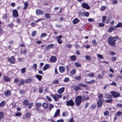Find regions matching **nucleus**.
I'll use <instances>...</instances> for the list:
<instances>
[{
  "label": "nucleus",
  "mask_w": 122,
  "mask_h": 122,
  "mask_svg": "<svg viewBox=\"0 0 122 122\" xmlns=\"http://www.w3.org/2000/svg\"><path fill=\"white\" fill-rule=\"evenodd\" d=\"M117 40V39L116 37H110L108 38V42L110 45L113 47H115L116 42Z\"/></svg>",
  "instance_id": "1"
},
{
  "label": "nucleus",
  "mask_w": 122,
  "mask_h": 122,
  "mask_svg": "<svg viewBox=\"0 0 122 122\" xmlns=\"http://www.w3.org/2000/svg\"><path fill=\"white\" fill-rule=\"evenodd\" d=\"M82 97L81 95L78 96L76 97L75 102L76 105L78 106L80 105L82 102Z\"/></svg>",
  "instance_id": "2"
},
{
  "label": "nucleus",
  "mask_w": 122,
  "mask_h": 122,
  "mask_svg": "<svg viewBox=\"0 0 122 122\" xmlns=\"http://www.w3.org/2000/svg\"><path fill=\"white\" fill-rule=\"evenodd\" d=\"M51 96L54 99L55 101H57L59 100V98H61L62 97V95L58 94H55L54 95H51Z\"/></svg>",
  "instance_id": "3"
},
{
  "label": "nucleus",
  "mask_w": 122,
  "mask_h": 122,
  "mask_svg": "<svg viewBox=\"0 0 122 122\" xmlns=\"http://www.w3.org/2000/svg\"><path fill=\"white\" fill-rule=\"evenodd\" d=\"M66 104L68 106H72L74 105L75 103L72 99H71L68 101H67L66 102Z\"/></svg>",
  "instance_id": "4"
},
{
  "label": "nucleus",
  "mask_w": 122,
  "mask_h": 122,
  "mask_svg": "<svg viewBox=\"0 0 122 122\" xmlns=\"http://www.w3.org/2000/svg\"><path fill=\"white\" fill-rule=\"evenodd\" d=\"M112 96L114 98H117L120 96V94L117 92L112 91L111 92Z\"/></svg>",
  "instance_id": "5"
},
{
  "label": "nucleus",
  "mask_w": 122,
  "mask_h": 122,
  "mask_svg": "<svg viewBox=\"0 0 122 122\" xmlns=\"http://www.w3.org/2000/svg\"><path fill=\"white\" fill-rule=\"evenodd\" d=\"M7 60L10 62L11 64H13L15 63V59L13 56H12L11 58L8 57Z\"/></svg>",
  "instance_id": "6"
},
{
  "label": "nucleus",
  "mask_w": 122,
  "mask_h": 122,
  "mask_svg": "<svg viewBox=\"0 0 122 122\" xmlns=\"http://www.w3.org/2000/svg\"><path fill=\"white\" fill-rule=\"evenodd\" d=\"M62 36L61 35H59L57 36L56 38L57 41L59 44H61L62 42V41L61 39L62 38Z\"/></svg>",
  "instance_id": "7"
},
{
  "label": "nucleus",
  "mask_w": 122,
  "mask_h": 122,
  "mask_svg": "<svg viewBox=\"0 0 122 122\" xmlns=\"http://www.w3.org/2000/svg\"><path fill=\"white\" fill-rule=\"evenodd\" d=\"M13 15L14 17H17L18 16V14L17 10L16 9L13 10Z\"/></svg>",
  "instance_id": "8"
},
{
  "label": "nucleus",
  "mask_w": 122,
  "mask_h": 122,
  "mask_svg": "<svg viewBox=\"0 0 122 122\" xmlns=\"http://www.w3.org/2000/svg\"><path fill=\"white\" fill-rule=\"evenodd\" d=\"M54 46V45L53 44H49L46 47V50L47 51H49L50 49L53 48Z\"/></svg>",
  "instance_id": "9"
},
{
  "label": "nucleus",
  "mask_w": 122,
  "mask_h": 122,
  "mask_svg": "<svg viewBox=\"0 0 122 122\" xmlns=\"http://www.w3.org/2000/svg\"><path fill=\"white\" fill-rule=\"evenodd\" d=\"M57 60V58L55 56H52L50 58V61L52 62H54L56 61Z\"/></svg>",
  "instance_id": "10"
},
{
  "label": "nucleus",
  "mask_w": 122,
  "mask_h": 122,
  "mask_svg": "<svg viewBox=\"0 0 122 122\" xmlns=\"http://www.w3.org/2000/svg\"><path fill=\"white\" fill-rule=\"evenodd\" d=\"M65 70V67L63 66H60L59 68V72L61 73L64 72Z\"/></svg>",
  "instance_id": "11"
},
{
  "label": "nucleus",
  "mask_w": 122,
  "mask_h": 122,
  "mask_svg": "<svg viewBox=\"0 0 122 122\" xmlns=\"http://www.w3.org/2000/svg\"><path fill=\"white\" fill-rule=\"evenodd\" d=\"M82 5L83 8L87 9H89L90 8L89 6L87 4L85 3H82Z\"/></svg>",
  "instance_id": "12"
},
{
  "label": "nucleus",
  "mask_w": 122,
  "mask_h": 122,
  "mask_svg": "<svg viewBox=\"0 0 122 122\" xmlns=\"http://www.w3.org/2000/svg\"><path fill=\"white\" fill-rule=\"evenodd\" d=\"M36 14L38 15H42L44 14L43 11L39 9H37L36 11Z\"/></svg>",
  "instance_id": "13"
},
{
  "label": "nucleus",
  "mask_w": 122,
  "mask_h": 122,
  "mask_svg": "<svg viewBox=\"0 0 122 122\" xmlns=\"http://www.w3.org/2000/svg\"><path fill=\"white\" fill-rule=\"evenodd\" d=\"M103 102V101L102 99H100L98 101L97 104L98 107H101L102 104V103Z\"/></svg>",
  "instance_id": "14"
},
{
  "label": "nucleus",
  "mask_w": 122,
  "mask_h": 122,
  "mask_svg": "<svg viewBox=\"0 0 122 122\" xmlns=\"http://www.w3.org/2000/svg\"><path fill=\"white\" fill-rule=\"evenodd\" d=\"M65 88L63 87L59 89L57 91V92L59 94H61L63 92Z\"/></svg>",
  "instance_id": "15"
},
{
  "label": "nucleus",
  "mask_w": 122,
  "mask_h": 122,
  "mask_svg": "<svg viewBox=\"0 0 122 122\" xmlns=\"http://www.w3.org/2000/svg\"><path fill=\"white\" fill-rule=\"evenodd\" d=\"M60 110L59 109H57L56 112L53 117H56L60 113Z\"/></svg>",
  "instance_id": "16"
},
{
  "label": "nucleus",
  "mask_w": 122,
  "mask_h": 122,
  "mask_svg": "<svg viewBox=\"0 0 122 122\" xmlns=\"http://www.w3.org/2000/svg\"><path fill=\"white\" fill-rule=\"evenodd\" d=\"M29 103V101L27 99L25 100L23 102V104L24 106H28Z\"/></svg>",
  "instance_id": "17"
},
{
  "label": "nucleus",
  "mask_w": 122,
  "mask_h": 122,
  "mask_svg": "<svg viewBox=\"0 0 122 122\" xmlns=\"http://www.w3.org/2000/svg\"><path fill=\"white\" fill-rule=\"evenodd\" d=\"M79 22V20L77 18H75L72 21L73 23L75 24H76Z\"/></svg>",
  "instance_id": "18"
},
{
  "label": "nucleus",
  "mask_w": 122,
  "mask_h": 122,
  "mask_svg": "<svg viewBox=\"0 0 122 122\" xmlns=\"http://www.w3.org/2000/svg\"><path fill=\"white\" fill-rule=\"evenodd\" d=\"M82 15L86 17H88L89 15V13L88 12H84L81 13Z\"/></svg>",
  "instance_id": "19"
},
{
  "label": "nucleus",
  "mask_w": 122,
  "mask_h": 122,
  "mask_svg": "<svg viewBox=\"0 0 122 122\" xmlns=\"http://www.w3.org/2000/svg\"><path fill=\"white\" fill-rule=\"evenodd\" d=\"M50 66V65L49 64H46L43 67V70L44 71L46 70V69H47Z\"/></svg>",
  "instance_id": "20"
},
{
  "label": "nucleus",
  "mask_w": 122,
  "mask_h": 122,
  "mask_svg": "<svg viewBox=\"0 0 122 122\" xmlns=\"http://www.w3.org/2000/svg\"><path fill=\"white\" fill-rule=\"evenodd\" d=\"M24 6L23 7V9L24 10H26L27 8V6L29 5V3L27 2H25L24 3Z\"/></svg>",
  "instance_id": "21"
},
{
  "label": "nucleus",
  "mask_w": 122,
  "mask_h": 122,
  "mask_svg": "<svg viewBox=\"0 0 122 122\" xmlns=\"http://www.w3.org/2000/svg\"><path fill=\"white\" fill-rule=\"evenodd\" d=\"M5 95L6 96L8 97L10 95V91L8 90L5 92Z\"/></svg>",
  "instance_id": "22"
},
{
  "label": "nucleus",
  "mask_w": 122,
  "mask_h": 122,
  "mask_svg": "<svg viewBox=\"0 0 122 122\" xmlns=\"http://www.w3.org/2000/svg\"><path fill=\"white\" fill-rule=\"evenodd\" d=\"M82 97V101L87 100L89 99V97L85 96H83Z\"/></svg>",
  "instance_id": "23"
},
{
  "label": "nucleus",
  "mask_w": 122,
  "mask_h": 122,
  "mask_svg": "<svg viewBox=\"0 0 122 122\" xmlns=\"http://www.w3.org/2000/svg\"><path fill=\"white\" fill-rule=\"evenodd\" d=\"M25 83V82L24 81L23 79H22L20 81L19 83L18 84L19 86H20L21 85H23L24 83Z\"/></svg>",
  "instance_id": "24"
},
{
  "label": "nucleus",
  "mask_w": 122,
  "mask_h": 122,
  "mask_svg": "<svg viewBox=\"0 0 122 122\" xmlns=\"http://www.w3.org/2000/svg\"><path fill=\"white\" fill-rule=\"evenodd\" d=\"M86 59L88 61H91L92 60L91 57L89 56L86 55L85 57Z\"/></svg>",
  "instance_id": "25"
},
{
  "label": "nucleus",
  "mask_w": 122,
  "mask_h": 122,
  "mask_svg": "<svg viewBox=\"0 0 122 122\" xmlns=\"http://www.w3.org/2000/svg\"><path fill=\"white\" fill-rule=\"evenodd\" d=\"M32 80L30 79H26L25 81V83H29L32 81Z\"/></svg>",
  "instance_id": "26"
},
{
  "label": "nucleus",
  "mask_w": 122,
  "mask_h": 122,
  "mask_svg": "<svg viewBox=\"0 0 122 122\" xmlns=\"http://www.w3.org/2000/svg\"><path fill=\"white\" fill-rule=\"evenodd\" d=\"M122 26V23L121 22H119L117 25H116V27L117 28L121 27Z\"/></svg>",
  "instance_id": "27"
},
{
  "label": "nucleus",
  "mask_w": 122,
  "mask_h": 122,
  "mask_svg": "<svg viewBox=\"0 0 122 122\" xmlns=\"http://www.w3.org/2000/svg\"><path fill=\"white\" fill-rule=\"evenodd\" d=\"M36 77L37 78L39 81H41L42 77L41 76L37 75H36Z\"/></svg>",
  "instance_id": "28"
},
{
  "label": "nucleus",
  "mask_w": 122,
  "mask_h": 122,
  "mask_svg": "<svg viewBox=\"0 0 122 122\" xmlns=\"http://www.w3.org/2000/svg\"><path fill=\"white\" fill-rule=\"evenodd\" d=\"M42 106L44 108H46L48 106V104L47 103H44L42 104Z\"/></svg>",
  "instance_id": "29"
},
{
  "label": "nucleus",
  "mask_w": 122,
  "mask_h": 122,
  "mask_svg": "<svg viewBox=\"0 0 122 122\" xmlns=\"http://www.w3.org/2000/svg\"><path fill=\"white\" fill-rule=\"evenodd\" d=\"M34 105V103L32 102H31L30 103H29V104L28 105V108L29 109H30L33 106V105Z\"/></svg>",
  "instance_id": "30"
},
{
  "label": "nucleus",
  "mask_w": 122,
  "mask_h": 122,
  "mask_svg": "<svg viewBox=\"0 0 122 122\" xmlns=\"http://www.w3.org/2000/svg\"><path fill=\"white\" fill-rule=\"evenodd\" d=\"M71 59L73 61H75L76 59V56L74 55L71 56Z\"/></svg>",
  "instance_id": "31"
},
{
  "label": "nucleus",
  "mask_w": 122,
  "mask_h": 122,
  "mask_svg": "<svg viewBox=\"0 0 122 122\" xmlns=\"http://www.w3.org/2000/svg\"><path fill=\"white\" fill-rule=\"evenodd\" d=\"M4 117V113L2 112H0V119L3 118Z\"/></svg>",
  "instance_id": "32"
},
{
  "label": "nucleus",
  "mask_w": 122,
  "mask_h": 122,
  "mask_svg": "<svg viewBox=\"0 0 122 122\" xmlns=\"http://www.w3.org/2000/svg\"><path fill=\"white\" fill-rule=\"evenodd\" d=\"M4 80L6 81H9L10 80V78L7 76H4Z\"/></svg>",
  "instance_id": "33"
},
{
  "label": "nucleus",
  "mask_w": 122,
  "mask_h": 122,
  "mask_svg": "<svg viewBox=\"0 0 122 122\" xmlns=\"http://www.w3.org/2000/svg\"><path fill=\"white\" fill-rule=\"evenodd\" d=\"M45 16L47 19H49L50 17V15L49 13L45 14Z\"/></svg>",
  "instance_id": "34"
},
{
  "label": "nucleus",
  "mask_w": 122,
  "mask_h": 122,
  "mask_svg": "<svg viewBox=\"0 0 122 122\" xmlns=\"http://www.w3.org/2000/svg\"><path fill=\"white\" fill-rule=\"evenodd\" d=\"M26 69V68H24L21 69V73L22 74L24 73L25 72Z\"/></svg>",
  "instance_id": "35"
},
{
  "label": "nucleus",
  "mask_w": 122,
  "mask_h": 122,
  "mask_svg": "<svg viewBox=\"0 0 122 122\" xmlns=\"http://www.w3.org/2000/svg\"><path fill=\"white\" fill-rule=\"evenodd\" d=\"M75 65L77 67H80L81 66V65L79 62H76L75 63Z\"/></svg>",
  "instance_id": "36"
},
{
  "label": "nucleus",
  "mask_w": 122,
  "mask_h": 122,
  "mask_svg": "<svg viewBox=\"0 0 122 122\" xmlns=\"http://www.w3.org/2000/svg\"><path fill=\"white\" fill-rule=\"evenodd\" d=\"M5 104V102L3 101H2L0 103V107H3L4 106V105Z\"/></svg>",
  "instance_id": "37"
},
{
  "label": "nucleus",
  "mask_w": 122,
  "mask_h": 122,
  "mask_svg": "<svg viewBox=\"0 0 122 122\" xmlns=\"http://www.w3.org/2000/svg\"><path fill=\"white\" fill-rule=\"evenodd\" d=\"M122 112H118L116 114V116L118 117L120 116L122 114Z\"/></svg>",
  "instance_id": "38"
},
{
  "label": "nucleus",
  "mask_w": 122,
  "mask_h": 122,
  "mask_svg": "<svg viewBox=\"0 0 122 122\" xmlns=\"http://www.w3.org/2000/svg\"><path fill=\"white\" fill-rule=\"evenodd\" d=\"M97 56L100 59H103L104 58V57H103L102 56L101 54H97Z\"/></svg>",
  "instance_id": "39"
},
{
  "label": "nucleus",
  "mask_w": 122,
  "mask_h": 122,
  "mask_svg": "<svg viewBox=\"0 0 122 122\" xmlns=\"http://www.w3.org/2000/svg\"><path fill=\"white\" fill-rule=\"evenodd\" d=\"M36 31H33L31 33V35L32 37L35 36L36 35Z\"/></svg>",
  "instance_id": "40"
},
{
  "label": "nucleus",
  "mask_w": 122,
  "mask_h": 122,
  "mask_svg": "<svg viewBox=\"0 0 122 122\" xmlns=\"http://www.w3.org/2000/svg\"><path fill=\"white\" fill-rule=\"evenodd\" d=\"M80 89V87L78 86H76L75 87L74 89L76 91H77Z\"/></svg>",
  "instance_id": "41"
},
{
  "label": "nucleus",
  "mask_w": 122,
  "mask_h": 122,
  "mask_svg": "<svg viewBox=\"0 0 122 122\" xmlns=\"http://www.w3.org/2000/svg\"><path fill=\"white\" fill-rule=\"evenodd\" d=\"M96 106L95 104H93L91 105V109L93 110L95 109L96 107Z\"/></svg>",
  "instance_id": "42"
},
{
  "label": "nucleus",
  "mask_w": 122,
  "mask_h": 122,
  "mask_svg": "<svg viewBox=\"0 0 122 122\" xmlns=\"http://www.w3.org/2000/svg\"><path fill=\"white\" fill-rule=\"evenodd\" d=\"M117 106L118 108H122V104L118 103L117 105Z\"/></svg>",
  "instance_id": "43"
},
{
  "label": "nucleus",
  "mask_w": 122,
  "mask_h": 122,
  "mask_svg": "<svg viewBox=\"0 0 122 122\" xmlns=\"http://www.w3.org/2000/svg\"><path fill=\"white\" fill-rule=\"evenodd\" d=\"M69 80L68 78L66 77L64 80V81L65 82H67L69 81Z\"/></svg>",
  "instance_id": "44"
},
{
  "label": "nucleus",
  "mask_w": 122,
  "mask_h": 122,
  "mask_svg": "<svg viewBox=\"0 0 122 122\" xmlns=\"http://www.w3.org/2000/svg\"><path fill=\"white\" fill-rule=\"evenodd\" d=\"M74 78L75 79L79 80H80L81 79V77L80 76H79L78 77L76 76H75Z\"/></svg>",
  "instance_id": "45"
},
{
  "label": "nucleus",
  "mask_w": 122,
  "mask_h": 122,
  "mask_svg": "<svg viewBox=\"0 0 122 122\" xmlns=\"http://www.w3.org/2000/svg\"><path fill=\"white\" fill-rule=\"evenodd\" d=\"M95 82V80H92L91 81H88L86 82L87 83L89 84V83H93L94 82Z\"/></svg>",
  "instance_id": "46"
},
{
  "label": "nucleus",
  "mask_w": 122,
  "mask_h": 122,
  "mask_svg": "<svg viewBox=\"0 0 122 122\" xmlns=\"http://www.w3.org/2000/svg\"><path fill=\"white\" fill-rule=\"evenodd\" d=\"M76 71L74 69H73L71 72V75H73L75 74Z\"/></svg>",
  "instance_id": "47"
},
{
  "label": "nucleus",
  "mask_w": 122,
  "mask_h": 122,
  "mask_svg": "<svg viewBox=\"0 0 122 122\" xmlns=\"http://www.w3.org/2000/svg\"><path fill=\"white\" fill-rule=\"evenodd\" d=\"M54 107V106L52 104H50V105L49 106V109L50 110H51Z\"/></svg>",
  "instance_id": "48"
},
{
  "label": "nucleus",
  "mask_w": 122,
  "mask_h": 122,
  "mask_svg": "<svg viewBox=\"0 0 122 122\" xmlns=\"http://www.w3.org/2000/svg\"><path fill=\"white\" fill-rule=\"evenodd\" d=\"M111 1L112 3L115 4H117V1L116 0H111Z\"/></svg>",
  "instance_id": "49"
},
{
  "label": "nucleus",
  "mask_w": 122,
  "mask_h": 122,
  "mask_svg": "<svg viewBox=\"0 0 122 122\" xmlns=\"http://www.w3.org/2000/svg\"><path fill=\"white\" fill-rule=\"evenodd\" d=\"M106 16H103L102 18V22H105V20L106 19Z\"/></svg>",
  "instance_id": "50"
},
{
  "label": "nucleus",
  "mask_w": 122,
  "mask_h": 122,
  "mask_svg": "<svg viewBox=\"0 0 122 122\" xmlns=\"http://www.w3.org/2000/svg\"><path fill=\"white\" fill-rule=\"evenodd\" d=\"M41 104L40 103H37L36 104V106L37 107H39L41 106Z\"/></svg>",
  "instance_id": "51"
},
{
  "label": "nucleus",
  "mask_w": 122,
  "mask_h": 122,
  "mask_svg": "<svg viewBox=\"0 0 122 122\" xmlns=\"http://www.w3.org/2000/svg\"><path fill=\"white\" fill-rule=\"evenodd\" d=\"M78 85L79 86L83 87H85L86 86V85H84L82 83H79L78 84Z\"/></svg>",
  "instance_id": "52"
},
{
  "label": "nucleus",
  "mask_w": 122,
  "mask_h": 122,
  "mask_svg": "<svg viewBox=\"0 0 122 122\" xmlns=\"http://www.w3.org/2000/svg\"><path fill=\"white\" fill-rule=\"evenodd\" d=\"M87 75L88 76H90L91 77H94V74L93 73H90L89 74H88Z\"/></svg>",
  "instance_id": "53"
},
{
  "label": "nucleus",
  "mask_w": 122,
  "mask_h": 122,
  "mask_svg": "<svg viewBox=\"0 0 122 122\" xmlns=\"http://www.w3.org/2000/svg\"><path fill=\"white\" fill-rule=\"evenodd\" d=\"M46 98L48 100L49 102H51V98L48 96H47L46 97Z\"/></svg>",
  "instance_id": "54"
},
{
  "label": "nucleus",
  "mask_w": 122,
  "mask_h": 122,
  "mask_svg": "<svg viewBox=\"0 0 122 122\" xmlns=\"http://www.w3.org/2000/svg\"><path fill=\"white\" fill-rule=\"evenodd\" d=\"M21 115V113L20 112H17L15 114V115L17 116H20Z\"/></svg>",
  "instance_id": "55"
},
{
  "label": "nucleus",
  "mask_w": 122,
  "mask_h": 122,
  "mask_svg": "<svg viewBox=\"0 0 122 122\" xmlns=\"http://www.w3.org/2000/svg\"><path fill=\"white\" fill-rule=\"evenodd\" d=\"M89 103L88 102H86L85 103V108H86L89 105Z\"/></svg>",
  "instance_id": "56"
},
{
  "label": "nucleus",
  "mask_w": 122,
  "mask_h": 122,
  "mask_svg": "<svg viewBox=\"0 0 122 122\" xmlns=\"http://www.w3.org/2000/svg\"><path fill=\"white\" fill-rule=\"evenodd\" d=\"M106 8V7L105 6H102L100 8V10L102 11L104 10Z\"/></svg>",
  "instance_id": "57"
},
{
  "label": "nucleus",
  "mask_w": 122,
  "mask_h": 122,
  "mask_svg": "<svg viewBox=\"0 0 122 122\" xmlns=\"http://www.w3.org/2000/svg\"><path fill=\"white\" fill-rule=\"evenodd\" d=\"M112 27H110L108 29V31L110 32H112L113 30Z\"/></svg>",
  "instance_id": "58"
},
{
  "label": "nucleus",
  "mask_w": 122,
  "mask_h": 122,
  "mask_svg": "<svg viewBox=\"0 0 122 122\" xmlns=\"http://www.w3.org/2000/svg\"><path fill=\"white\" fill-rule=\"evenodd\" d=\"M30 116V113H27L26 114V117L27 118H28Z\"/></svg>",
  "instance_id": "59"
},
{
  "label": "nucleus",
  "mask_w": 122,
  "mask_h": 122,
  "mask_svg": "<svg viewBox=\"0 0 122 122\" xmlns=\"http://www.w3.org/2000/svg\"><path fill=\"white\" fill-rule=\"evenodd\" d=\"M39 92L40 93H42L43 92V89L41 87L39 88Z\"/></svg>",
  "instance_id": "60"
},
{
  "label": "nucleus",
  "mask_w": 122,
  "mask_h": 122,
  "mask_svg": "<svg viewBox=\"0 0 122 122\" xmlns=\"http://www.w3.org/2000/svg\"><path fill=\"white\" fill-rule=\"evenodd\" d=\"M7 17V14H5L3 16V18L5 19H6Z\"/></svg>",
  "instance_id": "61"
},
{
  "label": "nucleus",
  "mask_w": 122,
  "mask_h": 122,
  "mask_svg": "<svg viewBox=\"0 0 122 122\" xmlns=\"http://www.w3.org/2000/svg\"><path fill=\"white\" fill-rule=\"evenodd\" d=\"M72 46V45L70 44H68L66 45V46L67 47L69 48H70Z\"/></svg>",
  "instance_id": "62"
},
{
  "label": "nucleus",
  "mask_w": 122,
  "mask_h": 122,
  "mask_svg": "<svg viewBox=\"0 0 122 122\" xmlns=\"http://www.w3.org/2000/svg\"><path fill=\"white\" fill-rule=\"evenodd\" d=\"M46 36V33H44L42 34L41 36L42 37H44Z\"/></svg>",
  "instance_id": "63"
},
{
  "label": "nucleus",
  "mask_w": 122,
  "mask_h": 122,
  "mask_svg": "<svg viewBox=\"0 0 122 122\" xmlns=\"http://www.w3.org/2000/svg\"><path fill=\"white\" fill-rule=\"evenodd\" d=\"M57 122H64L63 120L62 119H60L57 121Z\"/></svg>",
  "instance_id": "64"
}]
</instances>
